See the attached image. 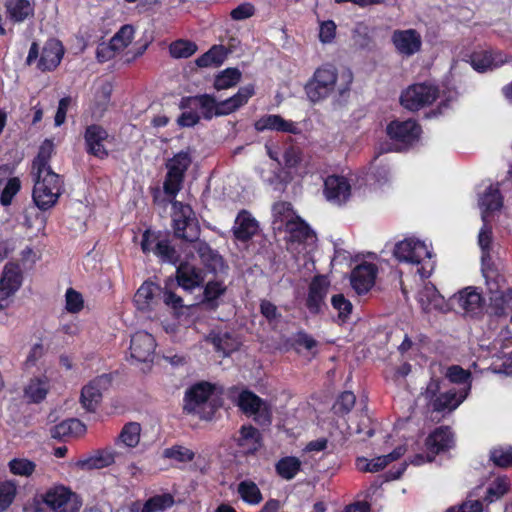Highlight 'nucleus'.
<instances>
[{"label":"nucleus","mask_w":512,"mask_h":512,"mask_svg":"<svg viewBox=\"0 0 512 512\" xmlns=\"http://www.w3.org/2000/svg\"><path fill=\"white\" fill-rule=\"evenodd\" d=\"M192 164L190 148L181 150L169 158L165 164L167 172L163 182L164 193L174 199L183 187L185 175Z\"/></svg>","instance_id":"5"},{"label":"nucleus","mask_w":512,"mask_h":512,"mask_svg":"<svg viewBox=\"0 0 512 512\" xmlns=\"http://www.w3.org/2000/svg\"><path fill=\"white\" fill-rule=\"evenodd\" d=\"M510 489V480L507 477H497L487 487L483 502L487 505L501 499Z\"/></svg>","instance_id":"43"},{"label":"nucleus","mask_w":512,"mask_h":512,"mask_svg":"<svg viewBox=\"0 0 512 512\" xmlns=\"http://www.w3.org/2000/svg\"><path fill=\"white\" fill-rule=\"evenodd\" d=\"M391 41L397 53L406 57L418 53L422 48L421 34L413 28L394 30Z\"/></svg>","instance_id":"15"},{"label":"nucleus","mask_w":512,"mask_h":512,"mask_svg":"<svg viewBox=\"0 0 512 512\" xmlns=\"http://www.w3.org/2000/svg\"><path fill=\"white\" fill-rule=\"evenodd\" d=\"M356 396L351 391L342 392L336 399L333 410L336 415L344 416L348 414L354 407Z\"/></svg>","instance_id":"53"},{"label":"nucleus","mask_w":512,"mask_h":512,"mask_svg":"<svg viewBox=\"0 0 512 512\" xmlns=\"http://www.w3.org/2000/svg\"><path fill=\"white\" fill-rule=\"evenodd\" d=\"M64 54L65 47L57 38H48L42 48L37 41H33L25 63L28 66L36 64V68L41 72H52L60 65Z\"/></svg>","instance_id":"2"},{"label":"nucleus","mask_w":512,"mask_h":512,"mask_svg":"<svg viewBox=\"0 0 512 512\" xmlns=\"http://www.w3.org/2000/svg\"><path fill=\"white\" fill-rule=\"evenodd\" d=\"M285 230L293 243H306L316 237L308 223L298 215L286 221Z\"/></svg>","instance_id":"29"},{"label":"nucleus","mask_w":512,"mask_h":512,"mask_svg":"<svg viewBox=\"0 0 512 512\" xmlns=\"http://www.w3.org/2000/svg\"><path fill=\"white\" fill-rule=\"evenodd\" d=\"M290 348L296 353H301L302 349H305L316 356L317 351H313L319 344V342L304 329L296 331L288 340Z\"/></svg>","instance_id":"35"},{"label":"nucleus","mask_w":512,"mask_h":512,"mask_svg":"<svg viewBox=\"0 0 512 512\" xmlns=\"http://www.w3.org/2000/svg\"><path fill=\"white\" fill-rule=\"evenodd\" d=\"M21 190V181L18 177H11L6 182L1 195L0 203L2 206L7 207L12 204L13 198Z\"/></svg>","instance_id":"55"},{"label":"nucleus","mask_w":512,"mask_h":512,"mask_svg":"<svg viewBox=\"0 0 512 512\" xmlns=\"http://www.w3.org/2000/svg\"><path fill=\"white\" fill-rule=\"evenodd\" d=\"M393 255L399 262L420 264L424 258L431 257V252L424 242L409 238L395 245Z\"/></svg>","instance_id":"13"},{"label":"nucleus","mask_w":512,"mask_h":512,"mask_svg":"<svg viewBox=\"0 0 512 512\" xmlns=\"http://www.w3.org/2000/svg\"><path fill=\"white\" fill-rule=\"evenodd\" d=\"M446 512H483V503L480 500H469L458 507H451Z\"/></svg>","instance_id":"64"},{"label":"nucleus","mask_w":512,"mask_h":512,"mask_svg":"<svg viewBox=\"0 0 512 512\" xmlns=\"http://www.w3.org/2000/svg\"><path fill=\"white\" fill-rule=\"evenodd\" d=\"M173 207L178 208L172 215V228L175 238L189 243L198 240L201 228L191 206L174 201Z\"/></svg>","instance_id":"8"},{"label":"nucleus","mask_w":512,"mask_h":512,"mask_svg":"<svg viewBox=\"0 0 512 512\" xmlns=\"http://www.w3.org/2000/svg\"><path fill=\"white\" fill-rule=\"evenodd\" d=\"M323 194L327 201L336 205H343L351 196V185L344 176L329 175L324 180Z\"/></svg>","instance_id":"16"},{"label":"nucleus","mask_w":512,"mask_h":512,"mask_svg":"<svg viewBox=\"0 0 512 512\" xmlns=\"http://www.w3.org/2000/svg\"><path fill=\"white\" fill-rule=\"evenodd\" d=\"M8 468L13 475L29 477L35 472L36 464L27 458H13L8 462Z\"/></svg>","instance_id":"50"},{"label":"nucleus","mask_w":512,"mask_h":512,"mask_svg":"<svg viewBox=\"0 0 512 512\" xmlns=\"http://www.w3.org/2000/svg\"><path fill=\"white\" fill-rule=\"evenodd\" d=\"M86 426L76 418H70L55 425L51 429V436L54 439L64 440L68 437H75L84 434Z\"/></svg>","instance_id":"33"},{"label":"nucleus","mask_w":512,"mask_h":512,"mask_svg":"<svg viewBox=\"0 0 512 512\" xmlns=\"http://www.w3.org/2000/svg\"><path fill=\"white\" fill-rule=\"evenodd\" d=\"M23 275L19 264L8 262L0 278V302L7 300L15 294L22 285ZM3 304L0 303V308Z\"/></svg>","instance_id":"19"},{"label":"nucleus","mask_w":512,"mask_h":512,"mask_svg":"<svg viewBox=\"0 0 512 512\" xmlns=\"http://www.w3.org/2000/svg\"><path fill=\"white\" fill-rule=\"evenodd\" d=\"M54 151V143L51 139H45L39 147L38 153L32 162L33 171L43 174L46 170H52L49 162Z\"/></svg>","instance_id":"40"},{"label":"nucleus","mask_w":512,"mask_h":512,"mask_svg":"<svg viewBox=\"0 0 512 512\" xmlns=\"http://www.w3.org/2000/svg\"><path fill=\"white\" fill-rule=\"evenodd\" d=\"M378 267L371 262H362L351 271L350 284L358 295L367 294L375 285Z\"/></svg>","instance_id":"14"},{"label":"nucleus","mask_w":512,"mask_h":512,"mask_svg":"<svg viewBox=\"0 0 512 512\" xmlns=\"http://www.w3.org/2000/svg\"><path fill=\"white\" fill-rule=\"evenodd\" d=\"M259 231L258 221L247 210H241L232 228L233 236L237 241L246 243Z\"/></svg>","instance_id":"23"},{"label":"nucleus","mask_w":512,"mask_h":512,"mask_svg":"<svg viewBox=\"0 0 512 512\" xmlns=\"http://www.w3.org/2000/svg\"><path fill=\"white\" fill-rule=\"evenodd\" d=\"M507 61L506 55L491 50L475 52L470 56V64L474 70L483 73L503 65Z\"/></svg>","instance_id":"28"},{"label":"nucleus","mask_w":512,"mask_h":512,"mask_svg":"<svg viewBox=\"0 0 512 512\" xmlns=\"http://www.w3.org/2000/svg\"><path fill=\"white\" fill-rule=\"evenodd\" d=\"M254 128L257 132H263L265 130L290 134H298L300 132L296 123L291 120H286L278 114L263 115L255 121Z\"/></svg>","instance_id":"22"},{"label":"nucleus","mask_w":512,"mask_h":512,"mask_svg":"<svg viewBox=\"0 0 512 512\" xmlns=\"http://www.w3.org/2000/svg\"><path fill=\"white\" fill-rule=\"evenodd\" d=\"M241 77L242 73L238 68H226L215 76L213 87L217 91L232 88L240 82Z\"/></svg>","instance_id":"42"},{"label":"nucleus","mask_w":512,"mask_h":512,"mask_svg":"<svg viewBox=\"0 0 512 512\" xmlns=\"http://www.w3.org/2000/svg\"><path fill=\"white\" fill-rule=\"evenodd\" d=\"M84 308V299L80 292L68 288L65 293V309L67 312L77 314Z\"/></svg>","instance_id":"56"},{"label":"nucleus","mask_w":512,"mask_h":512,"mask_svg":"<svg viewBox=\"0 0 512 512\" xmlns=\"http://www.w3.org/2000/svg\"><path fill=\"white\" fill-rule=\"evenodd\" d=\"M234 403L245 416L252 417L257 425L261 427L271 425L273 419L271 404L248 388L240 391Z\"/></svg>","instance_id":"6"},{"label":"nucleus","mask_w":512,"mask_h":512,"mask_svg":"<svg viewBox=\"0 0 512 512\" xmlns=\"http://www.w3.org/2000/svg\"><path fill=\"white\" fill-rule=\"evenodd\" d=\"M174 497L170 493L157 494L148 498L141 512H163L174 505Z\"/></svg>","instance_id":"46"},{"label":"nucleus","mask_w":512,"mask_h":512,"mask_svg":"<svg viewBox=\"0 0 512 512\" xmlns=\"http://www.w3.org/2000/svg\"><path fill=\"white\" fill-rule=\"evenodd\" d=\"M153 253L163 262L176 264L180 260L179 253L176 251L175 247L170 244L168 239L157 241Z\"/></svg>","instance_id":"48"},{"label":"nucleus","mask_w":512,"mask_h":512,"mask_svg":"<svg viewBox=\"0 0 512 512\" xmlns=\"http://www.w3.org/2000/svg\"><path fill=\"white\" fill-rule=\"evenodd\" d=\"M155 348L156 342L153 335L146 331H138L131 337L130 354L138 362L150 360Z\"/></svg>","instance_id":"21"},{"label":"nucleus","mask_w":512,"mask_h":512,"mask_svg":"<svg viewBox=\"0 0 512 512\" xmlns=\"http://www.w3.org/2000/svg\"><path fill=\"white\" fill-rule=\"evenodd\" d=\"M352 40L355 47L361 50L370 49L373 39L369 33V28L364 24H358L352 32Z\"/></svg>","instance_id":"54"},{"label":"nucleus","mask_w":512,"mask_h":512,"mask_svg":"<svg viewBox=\"0 0 512 512\" xmlns=\"http://www.w3.org/2000/svg\"><path fill=\"white\" fill-rule=\"evenodd\" d=\"M106 382V375L91 380L81 390L80 403L88 412H94L102 400L101 386Z\"/></svg>","instance_id":"27"},{"label":"nucleus","mask_w":512,"mask_h":512,"mask_svg":"<svg viewBox=\"0 0 512 512\" xmlns=\"http://www.w3.org/2000/svg\"><path fill=\"white\" fill-rule=\"evenodd\" d=\"M49 391V380L46 376L30 379L24 389L25 396L33 403H40Z\"/></svg>","instance_id":"37"},{"label":"nucleus","mask_w":512,"mask_h":512,"mask_svg":"<svg viewBox=\"0 0 512 512\" xmlns=\"http://www.w3.org/2000/svg\"><path fill=\"white\" fill-rule=\"evenodd\" d=\"M141 426L137 422L126 423L119 436L118 442L122 443L126 447L134 448L139 444L140 441Z\"/></svg>","instance_id":"47"},{"label":"nucleus","mask_w":512,"mask_h":512,"mask_svg":"<svg viewBox=\"0 0 512 512\" xmlns=\"http://www.w3.org/2000/svg\"><path fill=\"white\" fill-rule=\"evenodd\" d=\"M205 341L212 345L215 353L223 358L229 357L240 346V342L234 334L221 329H212L206 336Z\"/></svg>","instance_id":"20"},{"label":"nucleus","mask_w":512,"mask_h":512,"mask_svg":"<svg viewBox=\"0 0 512 512\" xmlns=\"http://www.w3.org/2000/svg\"><path fill=\"white\" fill-rule=\"evenodd\" d=\"M197 49L198 47L194 42L183 39L176 40L169 46L170 55L176 59L188 58L192 56Z\"/></svg>","instance_id":"49"},{"label":"nucleus","mask_w":512,"mask_h":512,"mask_svg":"<svg viewBox=\"0 0 512 512\" xmlns=\"http://www.w3.org/2000/svg\"><path fill=\"white\" fill-rule=\"evenodd\" d=\"M5 8L8 18L14 23L34 16V6L29 0H5Z\"/></svg>","instance_id":"32"},{"label":"nucleus","mask_w":512,"mask_h":512,"mask_svg":"<svg viewBox=\"0 0 512 512\" xmlns=\"http://www.w3.org/2000/svg\"><path fill=\"white\" fill-rule=\"evenodd\" d=\"M388 464L385 456H378L368 461L364 457L357 459V466L363 472H379L383 470Z\"/></svg>","instance_id":"60"},{"label":"nucleus","mask_w":512,"mask_h":512,"mask_svg":"<svg viewBox=\"0 0 512 512\" xmlns=\"http://www.w3.org/2000/svg\"><path fill=\"white\" fill-rule=\"evenodd\" d=\"M163 457L180 463H186L194 460L195 453L182 445H173L163 450Z\"/></svg>","instance_id":"52"},{"label":"nucleus","mask_w":512,"mask_h":512,"mask_svg":"<svg viewBox=\"0 0 512 512\" xmlns=\"http://www.w3.org/2000/svg\"><path fill=\"white\" fill-rule=\"evenodd\" d=\"M63 181L59 174L46 170L43 174L35 172V183L32 198L35 205L42 211L52 208L62 193Z\"/></svg>","instance_id":"3"},{"label":"nucleus","mask_w":512,"mask_h":512,"mask_svg":"<svg viewBox=\"0 0 512 512\" xmlns=\"http://www.w3.org/2000/svg\"><path fill=\"white\" fill-rule=\"evenodd\" d=\"M262 442L260 431L251 424H244L239 429V436L236 443L239 447H248L249 452H256Z\"/></svg>","instance_id":"34"},{"label":"nucleus","mask_w":512,"mask_h":512,"mask_svg":"<svg viewBox=\"0 0 512 512\" xmlns=\"http://www.w3.org/2000/svg\"><path fill=\"white\" fill-rule=\"evenodd\" d=\"M470 386L464 387L459 391L455 388L440 393L433 401L432 408L436 412L455 410L468 396Z\"/></svg>","instance_id":"24"},{"label":"nucleus","mask_w":512,"mask_h":512,"mask_svg":"<svg viewBox=\"0 0 512 512\" xmlns=\"http://www.w3.org/2000/svg\"><path fill=\"white\" fill-rule=\"evenodd\" d=\"M255 11V6L252 3L244 2L231 10L230 17L235 21H241L252 17Z\"/></svg>","instance_id":"62"},{"label":"nucleus","mask_w":512,"mask_h":512,"mask_svg":"<svg viewBox=\"0 0 512 512\" xmlns=\"http://www.w3.org/2000/svg\"><path fill=\"white\" fill-rule=\"evenodd\" d=\"M176 280L180 287L192 291L204 282L202 270L188 262H181L176 269Z\"/></svg>","instance_id":"26"},{"label":"nucleus","mask_w":512,"mask_h":512,"mask_svg":"<svg viewBox=\"0 0 512 512\" xmlns=\"http://www.w3.org/2000/svg\"><path fill=\"white\" fill-rule=\"evenodd\" d=\"M227 292V286L222 280H209L203 289L202 304L209 310L215 311L220 306L219 299Z\"/></svg>","instance_id":"31"},{"label":"nucleus","mask_w":512,"mask_h":512,"mask_svg":"<svg viewBox=\"0 0 512 512\" xmlns=\"http://www.w3.org/2000/svg\"><path fill=\"white\" fill-rule=\"evenodd\" d=\"M302 463L295 456H285L275 464V471L284 480H292L301 470Z\"/></svg>","instance_id":"41"},{"label":"nucleus","mask_w":512,"mask_h":512,"mask_svg":"<svg viewBox=\"0 0 512 512\" xmlns=\"http://www.w3.org/2000/svg\"><path fill=\"white\" fill-rule=\"evenodd\" d=\"M254 94V85L248 84L240 87L233 96L222 101H217L219 117L227 116L237 111L240 107L244 106Z\"/></svg>","instance_id":"25"},{"label":"nucleus","mask_w":512,"mask_h":512,"mask_svg":"<svg viewBox=\"0 0 512 512\" xmlns=\"http://www.w3.org/2000/svg\"><path fill=\"white\" fill-rule=\"evenodd\" d=\"M330 288V282L324 275H316L312 278L308 286V294L305 300V306L310 314H322L327 308L326 297Z\"/></svg>","instance_id":"12"},{"label":"nucleus","mask_w":512,"mask_h":512,"mask_svg":"<svg viewBox=\"0 0 512 512\" xmlns=\"http://www.w3.org/2000/svg\"><path fill=\"white\" fill-rule=\"evenodd\" d=\"M480 206L483 208L482 219L485 221L486 214L498 211L503 206V197L499 188L489 186L480 198Z\"/></svg>","instance_id":"39"},{"label":"nucleus","mask_w":512,"mask_h":512,"mask_svg":"<svg viewBox=\"0 0 512 512\" xmlns=\"http://www.w3.org/2000/svg\"><path fill=\"white\" fill-rule=\"evenodd\" d=\"M490 460L500 468L512 467V447L493 449L490 453Z\"/></svg>","instance_id":"59"},{"label":"nucleus","mask_w":512,"mask_h":512,"mask_svg":"<svg viewBox=\"0 0 512 512\" xmlns=\"http://www.w3.org/2000/svg\"><path fill=\"white\" fill-rule=\"evenodd\" d=\"M446 377L452 383L465 384V387H471V372L465 370L459 365H452L448 367Z\"/></svg>","instance_id":"58"},{"label":"nucleus","mask_w":512,"mask_h":512,"mask_svg":"<svg viewBox=\"0 0 512 512\" xmlns=\"http://www.w3.org/2000/svg\"><path fill=\"white\" fill-rule=\"evenodd\" d=\"M161 287L152 282L144 281L138 288L134 300L140 309H145L154 303L156 296H160Z\"/></svg>","instance_id":"38"},{"label":"nucleus","mask_w":512,"mask_h":512,"mask_svg":"<svg viewBox=\"0 0 512 512\" xmlns=\"http://www.w3.org/2000/svg\"><path fill=\"white\" fill-rule=\"evenodd\" d=\"M160 232H154L151 229H146L142 234L141 239V249L143 253L147 254L149 252H153L154 247L156 246L157 241L160 239Z\"/></svg>","instance_id":"63"},{"label":"nucleus","mask_w":512,"mask_h":512,"mask_svg":"<svg viewBox=\"0 0 512 512\" xmlns=\"http://www.w3.org/2000/svg\"><path fill=\"white\" fill-rule=\"evenodd\" d=\"M454 298L457 300L459 307L467 313H479L484 305V298L475 287L463 289Z\"/></svg>","instance_id":"30"},{"label":"nucleus","mask_w":512,"mask_h":512,"mask_svg":"<svg viewBox=\"0 0 512 512\" xmlns=\"http://www.w3.org/2000/svg\"><path fill=\"white\" fill-rule=\"evenodd\" d=\"M228 50L223 45H213L207 52L199 56L195 63L198 67L206 68L210 66L218 67L223 64L227 58Z\"/></svg>","instance_id":"36"},{"label":"nucleus","mask_w":512,"mask_h":512,"mask_svg":"<svg viewBox=\"0 0 512 512\" xmlns=\"http://www.w3.org/2000/svg\"><path fill=\"white\" fill-rule=\"evenodd\" d=\"M338 79L337 68L330 63L318 67L304 86L307 98L318 103L328 98L335 90Z\"/></svg>","instance_id":"4"},{"label":"nucleus","mask_w":512,"mask_h":512,"mask_svg":"<svg viewBox=\"0 0 512 512\" xmlns=\"http://www.w3.org/2000/svg\"><path fill=\"white\" fill-rule=\"evenodd\" d=\"M42 501L52 512H80L83 506L81 495L61 483L47 488Z\"/></svg>","instance_id":"7"},{"label":"nucleus","mask_w":512,"mask_h":512,"mask_svg":"<svg viewBox=\"0 0 512 512\" xmlns=\"http://www.w3.org/2000/svg\"><path fill=\"white\" fill-rule=\"evenodd\" d=\"M439 96V88L429 83L410 85L400 95L401 105L410 111H418L431 105Z\"/></svg>","instance_id":"9"},{"label":"nucleus","mask_w":512,"mask_h":512,"mask_svg":"<svg viewBox=\"0 0 512 512\" xmlns=\"http://www.w3.org/2000/svg\"><path fill=\"white\" fill-rule=\"evenodd\" d=\"M237 492L240 498L247 504L257 505L263 500L262 493L257 484L252 480H243L238 484Z\"/></svg>","instance_id":"45"},{"label":"nucleus","mask_w":512,"mask_h":512,"mask_svg":"<svg viewBox=\"0 0 512 512\" xmlns=\"http://www.w3.org/2000/svg\"><path fill=\"white\" fill-rule=\"evenodd\" d=\"M453 446L454 434L449 426L435 428L425 439V447L431 453L429 461H433L436 455L450 450Z\"/></svg>","instance_id":"18"},{"label":"nucleus","mask_w":512,"mask_h":512,"mask_svg":"<svg viewBox=\"0 0 512 512\" xmlns=\"http://www.w3.org/2000/svg\"><path fill=\"white\" fill-rule=\"evenodd\" d=\"M114 455L109 452H98L94 456L80 459L76 462V466L82 470L101 469L114 463Z\"/></svg>","instance_id":"44"},{"label":"nucleus","mask_w":512,"mask_h":512,"mask_svg":"<svg viewBox=\"0 0 512 512\" xmlns=\"http://www.w3.org/2000/svg\"><path fill=\"white\" fill-rule=\"evenodd\" d=\"M197 107L201 111V118L210 121L214 117H219L217 100L211 94H198L194 96H184L181 98L179 108L181 110Z\"/></svg>","instance_id":"17"},{"label":"nucleus","mask_w":512,"mask_h":512,"mask_svg":"<svg viewBox=\"0 0 512 512\" xmlns=\"http://www.w3.org/2000/svg\"><path fill=\"white\" fill-rule=\"evenodd\" d=\"M108 138L109 133L102 125L97 123L87 125L83 132L85 152L100 160L108 158L109 151L104 145Z\"/></svg>","instance_id":"11"},{"label":"nucleus","mask_w":512,"mask_h":512,"mask_svg":"<svg viewBox=\"0 0 512 512\" xmlns=\"http://www.w3.org/2000/svg\"><path fill=\"white\" fill-rule=\"evenodd\" d=\"M216 390L215 384L199 381L191 385L184 393L183 411L188 415H197L202 420H212L219 406L211 397Z\"/></svg>","instance_id":"1"},{"label":"nucleus","mask_w":512,"mask_h":512,"mask_svg":"<svg viewBox=\"0 0 512 512\" xmlns=\"http://www.w3.org/2000/svg\"><path fill=\"white\" fill-rule=\"evenodd\" d=\"M331 305L338 312V319L346 323L353 310V305L343 294H335L331 297Z\"/></svg>","instance_id":"51"},{"label":"nucleus","mask_w":512,"mask_h":512,"mask_svg":"<svg viewBox=\"0 0 512 512\" xmlns=\"http://www.w3.org/2000/svg\"><path fill=\"white\" fill-rule=\"evenodd\" d=\"M425 299L427 302V306H432L435 309L440 308L443 297L440 295L439 291L436 289L434 285L432 286H426L421 293V302L424 305Z\"/></svg>","instance_id":"61"},{"label":"nucleus","mask_w":512,"mask_h":512,"mask_svg":"<svg viewBox=\"0 0 512 512\" xmlns=\"http://www.w3.org/2000/svg\"><path fill=\"white\" fill-rule=\"evenodd\" d=\"M17 489L10 481L0 482V512L6 511L16 497Z\"/></svg>","instance_id":"57"},{"label":"nucleus","mask_w":512,"mask_h":512,"mask_svg":"<svg viewBox=\"0 0 512 512\" xmlns=\"http://www.w3.org/2000/svg\"><path fill=\"white\" fill-rule=\"evenodd\" d=\"M422 133L421 126L416 120H392L386 126V134L392 141L409 147L419 140Z\"/></svg>","instance_id":"10"}]
</instances>
